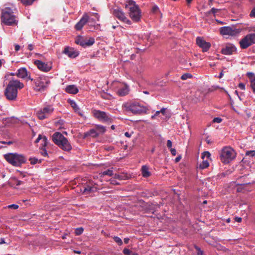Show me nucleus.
I'll list each match as a JSON object with an SVG mask.
<instances>
[{"mask_svg": "<svg viewBox=\"0 0 255 255\" xmlns=\"http://www.w3.org/2000/svg\"><path fill=\"white\" fill-rule=\"evenodd\" d=\"M92 114L95 118L103 123L110 124L113 122L112 117L105 112L95 109L92 111Z\"/></svg>", "mask_w": 255, "mask_h": 255, "instance_id": "obj_8", "label": "nucleus"}, {"mask_svg": "<svg viewBox=\"0 0 255 255\" xmlns=\"http://www.w3.org/2000/svg\"><path fill=\"white\" fill-rule=\"evenodd\" d=\"M219 11V9H217V8H212L210 11V13H217V12H218Z\"/></svg>", "mask_w": 255, "mask_h": 255, "instance_id": "obj_50", "label": "nucleus"}, {"mask_svg": "<svg viewBox=\"0 0 255 255\" xmlns=\"http://www.w3.org/2000/svg\"><path fill=\"white\" fill-rule=\"evenodd\" d=\"M246 156L253 157L255 156V150H249L246 152Z\"/></svg>", "mask_w": 255, "mask_h": 255, "instance_id": "obj_37", "label": "nucleus"}, {"mask_svg": "<svg viewBox=\"0 0 255 255\" xmlns=\"http://www.w3.org/2000/svg\"><path fill=\"white\" fill-rule=\"evenodd\" d=\"M35 0H21V2L25 5L32 4Z\"/></svg>", "mask_w": 255, "mask_h": 255, "instance_id": "obj_34", "label": "nucleus"}, {"mask_svg": "<svg viewBox=\"0 0 255 255\" xmlns=\"http://www.w3.org/2000/svg\"><path fill=\"white\" fill-rule=\"evenodd\" d=\"M115 179H115L114 178L111 179L110 180L111 184L113 185H119V183Z\"/></svg>", "mask_w": 255, "mask_h": 255, "instance_id": "obj_47", "label": "nucleus"}, {"mask_svg": "<svg viewBox=\"0 0 255 255\" xmlns=\"http://www.w3.org/2000/svg\"><path fill=\"white\" fill-rule=\"evenodd\" d=\"M236 153L235 150L230 147L223 148L220 153V160L225 163H229L236 157Z\"/></svg>", "mask_w": 255, "mask_h": 255, "instance_id": "obj_6", "label": "nucleus"}, {"mask_svg": "<svg viewBox=\"0 0 255 255\" xmlns=\"http://www.w3.org/2000/svg\"><path fill=\"white\" fill-rule=\"evenodd\" d=\"M34 86L33 89L37 92H43L45 91L49 84L50 81L48 78L44 76H39L33 79Z\"/></svg>", "mask_w": 255, "mask_h": 255, "instance_id": "obj_7", "label": "nucleus"}, {"mask_svg": "<svg viewBox=\"0 0 255 255\" xmlns=\"http://www.w3.org/2000/svg\"><path fill=\"white\" fill-rule=\"evenodd\" d=\"M88 22L95 23V20L94 18H90L88 14L85 12L80 20L75 24L74 28L76 30H81Z\"/></svg>", "mask_w": 255, "mask_h": 255, "instance_id": "obj_12", "label": "nucleus"}, {"mask_svg": "<svg viewBox=\"0 0 255 255\" xmlns=\"http://www.w3.org/2000/svg\"><path fill=\"white\" fill-rule=\"evenodd\" d=\"M95 128L99 134L105 133L106 130L105 127L100 125H96L95 126Z\"/></svg>", "mask_w": 255, "mask_h": 255, "instance_id": "obj_29", "label": "nucleus"}, {"mask_svg": "<svg viewBox=\"0 0 255 255\" xmlns=\"http://www.w3.org/2000/svg\"><path fill=\"white\" fill-rule=\"evenodd\" d=\"M83 193L85 194H90L91 193H94L97 190L96 187L92 186L91 185H86L83 187Z\"/></svg>", "mask_w": 255, "mask_h": 255, "instance_id": "obj_20", "label": "nucleus"}, {"mask_svg": "<svg viewBox=\"0 0 255 255\" xmlns=\"http://www.w3.org/2000/svg\"><path fill=\"white\" fill-rule=\"evenodd\" d=\"M70 104L71 106L74 110L75 112L77 113L78 115L81 117L84 116L83 114L80 112V108L78 107L76 102L74 101H70Z\"/></svg>", "mask_w": 255, "mask_h": 255, "instance_id": "obj_24", "label": "nucleus"}, {"mask_svg": "<svg viewBox=\"0 0 255 255\" xmlns=\"http://www.w3.org/2000/svg\"><path fill=\"white\" fill-rule=\"evenodd\" d=\"M29 160L30 161V163L31 164H35L36 163H37L38 162H41L40 160H38L37 158H36L35 157H30L29 159Z\"/></svg>", "mask_w": 255, "mask_h": 255, "instance_id": "obj_35", "label": "nucleus"}, {"mask_svg": "<svg viewBox=\"0 0 255 255\" xmlns=\"http://www.w3.org/2000/svg\"><path fill=\"white\" fill-rule=\"evenodd\" d=\"M7 208L9 209H17L18 208V205L16 204H11L8 205Z\"/></svg>", "mask_w": 255, "mask_h": 255, "instance_id": "obj_44", "label": "nucleus"}, {"mask_svg": "<svg viewBox=\"0 0 255 255\" xmlns=\"http://www.w3.org/2000/svg\"><path fill=\"white\" fill-rule=\"evenodd\" d=\"M114 175L115 179H118L120 180H124L128 178V175L127 174L122 173L121 174H115Z\"/></svg>", "mask_w": 255, "mask_h": 255, "instance_id": "obj_30", "label": "nucleus"}, {"mask_svg": "<svg viewBox=\"0 0 255 255\" xmlns=\"http://www.w3.org/2000/svg\"><path fill=\"white\" fill-rule=\"evenodd\" d=\"M63 53L67 55L70 58H75L78 55V53L74 50L73 48L69 47H65Z\"/></svg>", "mask_w": 255, "mask_h": 255, "instance_id": "obj_19", "label": "nucleus"}, {"mask_svg": "<svg viewBox=\"0 0 255 255\" xmlns=\"http://www.w3.org/2000/svg\"><path fill=\"white\" fill-rule=\"evenodd\" d=\"M128 111L131 112L135 115L145 114L148 109L147 107L141 106L138 103H133L127 107Z\"/></svg>", "mask_w": 255, "mask_h": 255, "instance_id": "obj_10", "label": "nucleus"}, {"mask_svg": "<svg viewBox=\"0 0 255 255\" xmlns=\"http://www.w3.org/2000/svg\"><path fill=\"white\" fill-rule=\"evenodd\" d=\"M28 49L29 50L31 51L33 49V46L32 44H29L28 45Z\"/></svg>", "mask_w": 255, "mask_h": 255, "instance_id": "obj_59", "label": "nucleus"}, {"mask_svg": "<svg viewBox=\"0 0 255 255\" xmlns=\"http://www.w3.org/2000/svg\"><path fill=\"white\" fill-rule=\"evenodd\" d=\"M222 121V119L221 118H215L213 120V123H220Z\"/></svg>", "mask_w": 255, "mask_h": 255, "instance_id": "obj_46", "label": "nucleus"}, {"mask_svg": "<svg viewBox=\"0 0 255 255\" xmlns=\"http://www.w3.org/2000/svg\"><path fill=\"white\" fill-rule=\"evenodd\" d=\"M16 76L19 78H27V79L33 81V79L30 77L29 73L27 71V69L24 67H21L18 69L16 73Z\"/></svg>", "mask_w": 255, "mask_h": 255, "instance_id": "obj_14", "label": "nucleus"}, {"mask_svg": "<svg viewBox=\"0 0 255 255\" xmlns=\"http://www.w3.org/2000/svg\"><path fill=\"white\" fill-rule=\"evenodd\" d=\"M34 64L36 65L37 68L41 71L44 72H48L51 69V66L43 62L40 60H37L34 61Z\"/></svg>", "mask_w": 255, "mask_h": 255, "instance_id": "obj_18", "label": "nucleus"}, {"mask_svg": "<svg viewBox=\"0 0 255 255\" xmlns=\"http://www.w3.org/2000/svg\"><path fill=\"white\" fill-rule=\"evenodd\" d=\"M237 48L236 46L231 43H227L226 46L221 50V53L224 55H231L236 52Z\"/></svg>", "mask_w": 255, "mask_h": 255, "instance_id": "obj_16", "label": "nucleus"}, {"mask_svg": "<svg viewBox=\"0 0 255 255\" xmlns=\"http://www.w3.org/2000/svg\"><path fill=\"white\" fill-rule=\"evenodd\" d=\"M126 7L129 9V15L132 21L138 22L140 20L141 12L137 5L133 0H130Z\"/></svg>", "mask_w": 255, "mask_h": 255, "instance_id": "obj_5", "label": "nucleus"}, {"mask_svg": "<svg viewBox=\"0 0 255 255\" xmlns=\"http://www.w3.org/2000/svg\"><path fill=\"white\" fill-rule=\"evenodd\" d=\"M23 183L22 181L18 180L15 178L10 179L8 182V184L11 186H13L14 185L19 186Z\"/></svg>", "mask_w": 255, "mask_h": 255, "instance_id": "obj_25", "label": "nucleus"}, {"mask_svg": "<svg viewBox=\"0 0 255 255\" xmlns=\"http://www.w3.org/2000/svg\"><path fill=\"white\" fill-rule=\"evenodd\" d=\"M4 159L14 166L18 167L26 162V158L22 154L9 153L4 155Z\"/></svg>", "mask_w": 255, "mask_h": 255, "instance_id": "obj_4", "label": "nucleus"}, {"mask_svg": "<svg viewBox=\"0 0 255 255\" xmlns=\"http://www.w3.org/2000/svg\"><path fill=\"white\" fill-rule=\"evenodd\" d=\"M42 141L43 142L42 146L43 147H45L48 143L47 138L45 136H42Z\"/></svg>", "mask_w": 255, "mask_h": 255, "instance_id": "obj_40", "label": "nucleus"}, {"mask_svg": "<svg viewBox=\"0 0 255 255\" xmlns=\"http://www.w3.org/2000/svg\"><path fill=\"white\" fill-rule=\"evenodd\" d=\"M92 14L95 16L93 17L92 18H94L95 20V22L97 21H99L100 19V16L97 13H92Z\"/></svg>", "mask_w": 255, "mask_h": 255, "instance_id": "obj_42", "label": "nucleus"}, {"mask_svg": "<svg viewBox=\"0 0 255 255\" xmlns=\"http://www.w3.org/2000/svg\"><path fill=\"white\" fill-rule=\"evenodd\" d=\"M123 252L125 255H130L131 254V251L129 249L127 248H125L123 250Z\"/></svg>", "mask_w": 255, "mask_h": 255, "instance_id": "obj_43", "label": "nucleus"}, {"mask_svg": "<svg viewBox=\"0 0 255 255\" xmlns=\"http://www.w3.org/2000/svg\"><path fill=\"white\" fill-rule=\"evenodd\" d=\"M24 87V85L18 80L12 79L9 81L4 90V95L8 101H15L17 97L18 90Z\"/></svg>", "mask_w": 255, "mask_h": 255, "instance_id": "obj_1", "label": "nucleus"}, {"mask_svg": "<svg viewBox=\"0 0 255 255\" xmlns=\"http://www.w3.org/2000/svg\"><path fill=\"white\" fill-rule=\"evenodd\" d=\"M95 43V39L93 37H90L88 39H85V47L90 46Z\"/></svg>", "mask_w": 255, "mask_h": 255, "instance_id": "obj_31", "label": "nucleus"}, {"mask_svg": "<svg viewBox=\"0 0 255 255\" xmlns=\"http://www.w3.org/2000/svg\"><path fill=\"white\" fill-rule=\"evenodd\" d=\"M160 114V111H157L154 115H152L151 117V119H154L156 116H158Z\"/></svg>", "mask_w": 255, "mask_h": 255, "instance_id": "obj_49", "label": "nucleus"}, {"mask_svg": "<svg viewBox=\"0 0 255 255\" xmlns=\"http://www.w3.org/2000/svg\"><path fill=\"white\" fill-rule=\"evenodd\" d=\"M54 108L51 105H47L46 107L40 109L36 112V116L40 120L48 118L53 112Z\"/></svg>", "mask_w": 255, "mask_h": 255, "instance_id": "obj_11", "label": "nucleus"}, {"mask_svg": "<svg viewBox=\"0 0 255 255\" xmlns=\"http://www.w3.org/2000/svg\"><path fill=\"white\" fill-rule=\"evenodd\" d=\"M170 150L171 154L175 156L176 154V150L175 148H170Z\"/></svg>", "mask_w": 255, "mask_h": 255, "instance_id": "obj_55", "label": "nucleus"}, {"mask_svg": "<svg viewBox=\"0 0 255 255\" xmlns=\"http://www.w3.org/2000/svg\"><path fill=\"white\" fill-rule=\"evenodd\" d=\"M40 153L44 157L48 156V153L46 149L45 148V147L42 146V147L40 148Z\"/></svg>", "mask_w": 255, "mask_h": 255, "instance_id": "obj_39", "label": "nucleus"}, {"mask_svg": "<svg viewBox=\"0 0 255 255\" xmlns=\"http://www.w3.org/2000/svg\"><path fill=\"white\" fill-rule=\"evenodd\" d=\"M210 156H211V154L208 151H204L202 153V158H204L205 156L209 158L210 157Z\"/></svg>", "mask_w": 255, "mask_h": 255, "instance_id": "obj_45", "label": "nucleus"}, {"mask_svg": "<svg viewBox=\"0 0 255 255\" xmlns=\"http://www.w3.org/2000/svg\"><path fill=\"white\" fill-rule=\"evenodd\" d=\"M239 87L242 90H245V85L244 83H241L239 84Z\"/></svg>", "mask_w": 255, "mask_h": 255, "instance_id": "obj_54", "label": "nucleus"}, {"mask_svg": "<svg viewBox=\"0 0 255 255\" xmlns=\"http://www.w3.org/2000/svg\"><path fill=\"white\" fill-rule=\"evenodd\" d=\"M75 42L77 44H79L82 47H85V39L83 38V37L80 35H79L76 37V38L75 39Z\"/></svg>", "mask_w": 255, "mask_h": 255, "instance_id": "obj_28", "label": "nucleus"}, {"mask_svg": "<svg viewBox=\"0 0 255 255\" xmlns=\"http://www.w3.org/2000/svg\"><path fill=\"white\" fill-rule=\"evenodd\" d=\"M1 143H3V144H7L8 145H10V144H11L13 142L11 141H9L8 142L1 141Z\"/></svg>", "mask_w": 255, "mask_h": 255, "instance_id": "obj_62", "label": "nucleus"}, {"mask_svg": "<svg viewBox=\"0 0 255 255\" xmlns=\"http://www.w3.org/2000/svg\"><path fill=\"white\" fill-rule=\"evenodd\" d=\"M65 91L68 93L76 94L78 92V89L76 86L71 85L66 87Z\"/></svg>", "mask_w": 255, "mask_h": 255, "instance_id": "obj_23", "label": "nucleus"}, {"mask_svg": "<svg viewBox=\"0 0 255 255\" xmlns=\"http://www.w3.org/2000/svg\"><path fill=\"white\" fill-rule=\"evenodd\" d=\"M250 82L253 92L255 93V76L253 78L251 79Z\"/></svg>", "mask_w": 255, "mask_h": 255, "instance_id": "obj_33", "label": "nucleus"}, {"mask_svg": "<svg viewBox=\"0 0 255 255\" xmlns=\"http://www.w3.org/2000/svg\"><path fill=\"white\" fill-rule=\"evenodd\" d=\"M40 139L42 140V135L39 134L38 135V137H37V138L35 140V143H38Z\"/></svg>", "mask_w": 255, "mask_h": 255, "instance_id": "obj_57", "label": "nucleus"}, {"mask_svg": "<svg viewBox=\"0 0 255 255\" xmlns=\"http://www.w3.org/2000/svg\"><path fill=\"white\" fill-rule=\"evenodd\" d=\"M191 77H192V75L190 74H188V73L184 74L181 76V79L183 80H185L188 78H191Z\"/></svg>", "mask_w": 255, "mask_h": 255, "instance_id": "obj_41", "label": "nucleus"}, {"mask_svg": "<svg viewBox=\"0 0 255 255\" xmlns=\"http://www.w3.org/2000/svg\"><path fill=\"white\" fill-rule=\"evenodd\" d=\"M241 49H245L255 44V33H249L244 36L239 42Z\"/></svg>", "mask_w": 255, "mask_h": 255, "instance_id": "obj_9", "label": "nucleus"}, {"mask_svg": "<svg viewBox=\"0 0 255 255\" xmlns=\"http://www.w3.org/2000/svg\"><path fill=\"white\" fill-rule=\"evenodd\" d=\"M159 10V8L157 6H154L152 7V11L153 12L156 13L157 11H158Z\"/></svg>", "mask_w": 255, "mask_h": 255, "instance_id": "obj_56", "label": "nucleus"}, {"mask_svg": "<svg viewBox=\"0 0 255 255\" xmlns=\"http://www.w3.org/2000/svg\"><path fill=\"white\" fill-rule=\"evenodd\" d=\"M19 49H20V46L19 45H18L17 44L15 45V50L16 51H18L19 50Z\"/></svg>", "mask_w": 255, "mask_h": 255, "instance_id": "obj_64", "label": "nucleus"}, {"mask_svg": "<svg viewBox=\"0 0 255 255\" xmlns=\"http://www.w3.org/2000/svg\"><path fill=\"white\" fill-rule=\"evenodd\" d=\"M51 138L52 141L62 150L69 152L72 149L70 142L60 132H54L52 135Z\"/></svg>", "mask_w": 255, "mask_h": 255, "instance_id": "obj_2", "label": "nucleus"}, {"mask_svg": "<svg viewBox=\"0 0 255 255\" xmlns=\"http://www.w3.org/2000/svg\"><path fill=\"white\" fill-rule=\"evenodd\" d=\"M129 241V239L128 238H126L124 239V243L126 244H128Z\"/></svg>", "mask_w": 255, "mask_h": 255, "instance_id": "obj_63", "label": "nucleus"}, {"mask_svg": "<svg viewBox=\"0 0 255 255\" xmlns=\"http://www.w3.org/2000/svg\"><path fill=\"white\" fill-rule=\"evenodd\" d=\"M113 169V167L109 168L106 171L101 172V173H99V175H100V177H104V176H106V175L112 176L114 175Z\"/></svg>", "mask_w": 255, "mask_h": 255, "instance_id": "obj_26", "label": "nucleus"}, {"mask_svg": "<svg viewBox=\"0 0 255 255\" xmlns=\"http://www.w3.org/2000/svg\"><path fill=\"white\" fill-rule=\"evenodd\" d=\"M142 175L144 177H148L150 176V173L148 170V167L145 165L141 168Z\"/></svg>", "mask_w": 255, "mask_h": 255, "instance_id": "obj_27", "label": "nucleus"}, {"mask_svg": "<svg viewBox=\"0 0 255 255\" xmlns=\"http://www.w3.org/2000/svg\"><path fill=\"white\" fill-rule=\"evenodd\" d=\"M172 142L170 140H168L167 141V146L169 148H172Z\"/></svg>", "mask_w": 255, "mask_h": 255, "instance_id": "obj_52", "label": "nucleus"}, {"mask_svg": "<svg viewBox=\"0 0 255 255\" xmlns=\"http://www.w3.org/2000/svg\"><path fill=\"white\" fill-rule=\"evenodd\" d=\"M254 75V73H253L252 72H249L247 73V75H248V77L250 79L251 78H254L253 77Z\"/></svg>", "mask_w": 255, "mask_h": 255, "instance_id": "obj_58", "label": "nucleus"}, {"mask_svg": "<svg viewBox=\"0 0 255 255\" xmlns=\"http://www.w3.org/2000/svg\"><path fill=\"white\" fill-rule=\"evenodd\" d=\"M3 244H6L7 245H8V243L5 242L3 238H0V245Z\"/></svg>", "mask_w": 255, "mask_h": 255, "instance_id": "obj_60", "label": "nucleus"}, {"mask_svg": "<svg viewBox=\"0 0 255 255\" xmlns=\"http://www.w3.org/2000/svg\"><path fill=\"white\" fill-rule=\"evenodd\" d=\"M235 221H236V222L240 223V222H241L242 221V218H240V217H236V218H235Z\"/></svg>", "mask_w": 255, "mask_h": 255, "instance_id": "obj_61", "label": "nucleus"}, {"mask_svg": "<svg viewBox=\"0 0 255 255\" xmlns=\"http://www.w3.org/2000/svg\"><path fill=\"white\" fill-rule=\"evenodd\" d=\"M129 92L128 87L127 84L122 85L117 91L118 94L120 96H124Z\"/></svg>", "mask_w": 255, "mask_h": 255, "instance_id": "obj_21", "label": "nucleus"}, {"mask_svg": "<svg viewBox=\"0 0 255 255\" xmlns=\"http://www.w3.org/2000/svg\"><path fill=\"white\" fill-rule=\"evenodd\" d=\"M114 15L120 20L128 24H131V22L125 15V13L120 9H115L114 10Z\"/></svg>", "mask_w": 255, "mask_h": 255, "instance_id": "obj_13", "label": "nucleus"}, {"mask_svg": "<svg viewBox=\"0 0 255 255\" xmlns=\"http://www.w3.org/2000/svg\"><path fill=\"white\" fill-rule=\"evenodd\" d=\"M166 108H162L160 110V113H161L163 115H166Z\"/></svg>", "mask_w": 255, "mask_h": 255, "instance_id": "obj_53", "label": "nucleus"}, {"mask_svg": "<svg viewBox=\"0 0 255 255\" xmlns=\"http://www.w3.org/2000/svg\"><path fill=\"white\" fill-rule=\"evenodd\" d=\"M209 166V162L207 160H203L201 163H200L199 167L201 169H205Z\"/></svg>", "mask_w": 255, "mask_h": 255, "instance_id": "obj_32", "label": "nucleus"}, {"mask_svg": "<svg viewBox=\"0 0 255 255\" xmlns=\"http://www.w3.org/2000/svg\"><path fill=\"white\" fill-rule=\"evenodd\" d=\"M1 20L6 25L14 26L18 23V20L16 19L12 9L8 7L2 10Z\"/></svg>", "mask_w": 255, "mask_h": 255, "instance_id": "obj_3", "label": "nucleus"}, {"mask_svg": "<svg viewBox=\"0 0 255 255\" xmlns=\"http://www.w3.org/2000/svg\"><path fill=\"white\" fill-rule=\"evenodd\" d=\"M83 231H84V229L82 227L76 228L75 230V234L77 236L80 235L81 234H82L83 233Z\"/></svg>", "mask_w": 255, "mask_h": 255, "instance_id": "obj_36", "label": "nucleus"}, {"mask_svg": "<svg viewBox=\"0 0 255 255\" xmlns=\"http://www.w3.org/2000/svg\"><path fill=\"white\" fill-rule=\"evenodd\" d=\"M99 135V133L95 129H91L86 132H85L83 135V138H86L88 136H91L92 137H96Z\"/></svg>", "mask_w": 255, "mask_h": 255, "instance_id": "obj_22", "label": "nucleus"}, {"mask_svg": "<svg viewBox=\"0 0 255 255\" xmlns=\"http://www.w3.org/2000/svg\"><path fill=\"white\" fill-rule=\"evenodd\" d=\"M195 249L197 251H198L197 255H203V252L201 250V249L197 246L195 247Z\"/></svg>", "mask_w": 255, "mask_h": 255, "instance_id": "obj_51", "label": "nucleus"}, {"mask_svg": "<svg viewBox=\"0 0 255 255\" xmlns=\"http://www.w3.org/2000/svg\"><path fill=\"white\" fill-rule=\"evenodd\" d=\"M113 239H114V241L116 243H117L118 244V245L121 246L123 245V241L120 238L117 237V236H115L113 238Z\"/></svg>", "mask_w": 255, "mask_h": 255, "instance_id": "obj_38", "label": "nucleus"}, {"mask_svg": "<svg viewBox=\"0 0 255 255\" xmlns=\"http://www.w3.org/2000/svg\"><path fill=\"white\" fill-rule=\"evenodd\" d=\"M197 44L201 48L203 52H207L211 47V44L206 42L202 38L198 37L196 38Z\"/></svg>", "mask_w": 255, "mask_h": 255, "instance_id": "obj_15", "label": "nucleus"}, {"mask_svg": "<svg viewBox=\"0 0 255 255\" xmlns=\"http://www.w3.org/2000/svg\"><path fill=\"white\" fill-rule=\"evenodd\" d=\"M220 33L222 35H235L237 33V30L230 26L222 27L220 29Z\"/></svg>", "mask_w": 255, "mask_h": 255, "instance_id": "obj_17", "label": "nucleus"}, {"mask_svg": "<svg viewBox=\"0 0 255 255\" xmlns=\"http://www.w3.org/2000/svg\"><path fill=\"white\" fill-rule=\"evenodd\" d=\"M250 15L252 17H255V7L251 11Z\"/></svg>", "mask_w": 255, "mask_h": 255, "instance_id": "obj_48", "label": "nucleus"}]
</instances>
